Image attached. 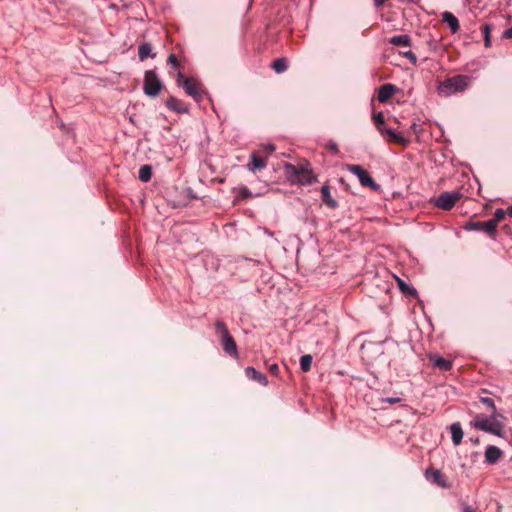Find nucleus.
<instances>
[{
  "label": "nucleus",
  "instance_id": "obj_1",
  "mask_svg": "<svg viewBox=\"0 0 512 512\" xmlns=\"http://www.w3.org/2000/svg\"><path fill=\"white\" fill-rule=\"evenodd\" d=\"M283 170L287 181L293 185L307 186L318 181L308 161L304 160L298 165L284 163Z\"/></svg>",
  "mask_w": 512,
  "mask_h": 512
},
{
  "label": "nucleus",
  "instance_id": "obj_2",
  "mask_svg": "<svg viewBox=\"0 0 512 512\" xmlns=\"http://www.w3.org/2000/svg\"><path fill=\"white\" fill-rule=\"evenodd\" d=\"M472 78L467 75H456L447 78L438 85L439 95L448 97L457 92H463L471 83Z\"/></svg>",
  "mask_w": 512,
  "mask_h": 512
},
{
  "label": "nucleus",
  "instance_id": "obj_3",
  "mask_svg": "<svg viewBox=\"0 0 512 512\" xmlns=\"http://www.w3.org/2000/svg\"><path fill=\"white\" fill-rule=\"evenodd\" d=\"M214 327L216 334L220 337L224 352L233 358H238L239 354L236 342L230 334L225 322L222 320H217L214 324Z\"/></svg>",
  "mask_w": 512,
  "mask_h": 512
},
{
  "label": "nucleus",
  "instance_id": "obj_4",
  "mask_svg": "<svg viewBox=\"0 0 512 512\" xmlns=\"http://www.w3.org/2000/svg\"><path fill=\"white\" fill-rule=\"evenodd\" d=\"M176 83L195 101L199 102L202 100V93L200 91L199 84L195 79L185 77L182 72H178Z\"/></svg>",
  "mask_w": 512,
  "mask_h": 512
},
{
  "label": "nucleus",
  "instance_id": "obj_5",
  "mask_svg": "<svg viewBox=\"0 0 512 512\" xmlns=\"http://www.w3.org/2000/svg\"><path fill=\"white\" fill-rule=\"evenodd\" d=\"M163 88V83L159 79L155 70H147L144 76L143 90L149 97H156Z\"/></svg>",
  "mask_w": 512,
  "mask_h": 512
},
{
  "label": "nucleus",
  "instance_id": "obj_6",
  "mask_svg": "<svg viewBox=\"0 0 512 512\" xmlns=\"http://www.w3.org/2000/svg\"><path fill=\"white\" fill-rule=\"evenodd\" d=\"M474 427L479 430L489 432L495 435L500 434L499 424L495 421V414L486 416L484 414H477L473 421Z\"/></svg>",
  "mask_w": 512,
  "mask_h": 512
},
{
  "label": "nucleus",
  "instance_id": "obj_7",
  "mask_svg": "<svg viewBox=\"0 0 512 512\" xmlns=\"http://www.w3.org/2000/svg\"><path fill=\"white\" fill-rule=\"evenodd\" d=\"M346 169L358 177L359 182L362 186L370 187L374 190H377L379 188V185L373 180L369 173L360 165L347 164Z\"/></svg>",
  "mask_w": 512,
  "mask_h": 512
},
{
  "label": "nucleus",
  "instance_id": "obj_8",
  "mask_svg": "<svg viewBox=\"0 0 512 512\" xmlns=\"http://www.w3.org/2000/svg\"><path fill=\"white\" fill-rule=\"evenodd\" d=\"M461 193L452 191V192H443L437 198L433 200L434 205L437 208L443 210H450L456 204V202L461 198Z\"/></svg>",
  "mask_w": 512,
  "mask_h": 512
},
{
  "label": "nucleus",
  "instance_id": "obj_9",
  "mask_svg": "<svg viewBox=\"0 0 512 512\" xmlns=\"http://www.w3.org/2000/svg\"><path fill=\"white\" fill-rule=\"evenodd\" d=\"M465 229L470 231H483L492 237H494L496 234L494 221L490 220L469 222L466 224Z\"/></svg>",
  "mask_w": 512,
  "mask_h": 512
},
{
  "label": "nucleus",
  "instance_id": "obj_10",
  "mask_svg": "<svg viewBox=\"0 0 512 512\" xmlns=\"http://www.w3.org/2000/svg\"><path fill=\"white\" fill-rule=\"evenodd\" d=\"M165 105L169 110L177 112V113H188L189 112L188 106L182 100H180L174 96H170L165 101Z\"/></svg>",
  "mask_w": 512,
  "mask_h": 512
},
{
  "label": "nucleus",
  "instance_id": "obj_11",
  "mask_svg": "<svg viewBox=\"0 0 512 512\" xmlns=\"http://www.w3.org/2000/svg\"><path fill=\"white\" fill-rule=\"evenodd\" d=\"M396 91L397 87L394 84H384L378 90L377 99L380 103H385L395 94Z\"/></svg>",
  "mask_w": 512,
  "mask_h": 512
},
{
  "label": "nucleus",
  "instance_id": "obj_12",
  "mask_svg": "<svg viewBox=\"0 0 512 512\" xmlns=\"http://www.w3.org/2000/svg\"><path fill=\"white\" fill-rule=\"evenodd\" d=\"M245 376L252 381H256L262 386L268 385V379L265 374L261 373L260 371L256 370L254 367H247L245 369Z\"/></svg>",
  "mask_w": 512,
  "mask_h": 512
},
{
  "label": "nucleus",
  "instance_id": "obj_13",
  "mask_svg": "<svg viewBox=\"0 0 512 512\" xmlns=\"http://www.w3.org/2000/svg\"><path fill=\"white\" fill-rule=\"evenodd\" d=\"M267 165V159L259 157L256 152H252L250 155V162L247 164L248 170L251 172H256L257 170H262Z\"/></svg>",
  "mask_w": 512,
  "mask_h": 512
},
{
  "label": "nucleus",
  "instance_id": "obj_14",
  "mask_svg": "<svg viewBox=\"0 0 512 512\" xmlns=\"http://www.w3.org/2000/svg\"><path fill=\"white\" fill-rule=\"evenodd\" d=\"M429 360L434 367H437L442 371H448L452 368V362L450 360H446L437 354L429 355Z\"/></svg>",
  "mask_w": 512,
  "mask_h": 512
},
{
  "label": "nucleus",
  "instance_id": "obj_15",
  "mask_svg": "<svg viewBox=\"0 0 512 512\" xmlns=\"http://www.w3.org/2000/svg\"><path fill=\"white\" fill-rule=\"evenodd\" d=\"M426 478L440 487H447L446 478L440 470H426Z\"/></svg>",
  "mask_w": 512,
  "mask_h": 512
},
{
  "label": "nucleus",
  "instance_id": "obj_16",
  "mask_svg": "<svg viewBox=\"0 0 512 512\" xmlns=\"http://www.w3.org/2000/svg\"><path fill=\"white\" fill-rule=\"evenodd\" d=\"M502 456V451L493 445H489L485 451V461L490 464H495Z\"/></svg>",
  "mask_w": 512,
  "mask_h": 512
},
{
  "label": "nucleus",
  "instance_id": "obj_17",
  "mask_svg": "<svg viewBox=\"0 0 512 512\" xmlns=\"http://www.w3.org/2000/svg\"><path fill=\"white\" fill-rule=\"evenodd\" d=\"M442 19L445 23L448 24L449 28H450V31L451 33L455 34L458 32L459 30V21L457 19V17L451 13V12H444L442 14Z\"/></svg>",
  "mask_w": 512,
  "mask_h": 512
},
{
  "label": "nucleus",
  "instance_id": "obj_18",
  "mask_svg": "<svg viewBox=\"0 0 512 512\" xmlns=\"http://www.w3.org/2000/svg\"><path fill=\"white\" fill-rule=\"evenodd\" d=\"M321 198L322 201L329 207V208H336L338 206V202L332 198L330 187L329 185H323L321 187Z\"/></svg>",
  "mask_w": 512,
  "mask_h": 512
},
{
  "label": "nucleus",
  "instance_id": "obj_19",
  "mask_svg": "<svg viewBox=\"0 0 512 512\" xmlns=\"http://www.w3.org/2000/svg\"><path fill=\"white\" fill-rule=\"evenodd\" d=\"M452 442L455 446H458L463 439V430L460 423H453L450 426Z\"/></svg>",
  "mask_w": 512,
  "mask_h": 512
},
{
  "label": "nucleus",
  "instance_id": "obj_20",
  "mask_svg": "<svg viewBox=\"0 0 512 512\" xmlns=\"http://www.w3.org/2000/svg\"><path fill=\"white\" fill-rule=\"evenodd\" d=\"M389 43L395 46H411V38L407 34L395 35L389 39Z\"/></svg>",
  "mask_w": 512,
  "mask_h": 512
},
{
  "label": "nucleus",
  "instance_id": "obj_21",
  "mask_svg": "<svg viewBox=\"0 0 512 512\" xmlns=\"http://www.w3.org/2000/svg\"><path fill=\"white\" fill-rule=\"evenodd\" d=\"M385 135L389 137L388 141L390 142H396L399 144H407L409 141L408 139L400 132H396L393 129L388 128Z\"/></svg>",
  "mask_w": 512,
  "mask_h": 512
},
{
  "label": "nucleus",
  "instance_id": "obj_22",
  "mask_svg": "<svg viewBox=\"0 0 512 512\" xmlns=\"http://www.w3.org/2000/svg\"><path fill=\"white\" fill-rule=\"evenodd\" d=\"M138 56L141 61L145 60L148 57H155V54L152 53V46L150 43H143L138 48Z\"/></svg>",
  "mask_w": 512,
  "mask_h": 512
},
{
  "label": "nucleus",
  "instance_id": "obj_23",
  "mask_svg": "<svg viewBox=\"0 0 512 512\" xmlns=\"http://www.w3.org/2000/svg\"><path fill=\"white\" fill-rule=\"evenodd\" d=\"M139 179L142 182H148L152 177V168L150 165H142L139 169Z\"/></svg>",
  "mask_w": 512,
  "mask_h": 512
},
{
  "label": "nucleus",
  "instance_id": "obj_24",
  "mask_svg": "<svg viewBox=\"0 0 512 512\" xmlns=\"http://www.w3.org/2000/svg\"><path fill=\"white\" fill-rule=\"evenodd\" d=\"M272 68L276 73H283L287 70L288 64L285 58H278L272 63Z\"/></svg>",
  "mask_w": 512,
  "mask_h": 512
},
{
  "label": "nucleus",
  "instance_id": "obj_25",
  "mask_svg": "<svg viewBox=\"0 0 512 512\" xmlns=\"http://www.w3.org/2000/svg\"><path fill=\"white\" fill-rule=\"evenodd\" d=\"M491 29H492V25L488 24V23L483 24L481 26V31L484 36V45L487 48L491 46V39H490Z\"/></svg>",
  "mask_w": 512,
  "mask_h": 512
},
{
  "label": "nucleus",
  "instance_id": "obj_26",
  "mask_svg": "<svg viewBox=\"0 0 512 512\" xmlns=\"http://www.w3.org/2000/svg\"><path fill=\"white\" fill-rule=\"evenodd\" d=\"M312 356L305 354L300 358V367L304 372H308L311 369Z\"/></svg>",
  "mask_w": 512,
  "mask_h": 512
},
{
  "label": "nucleus",
  "instance_id": "obj_27",
  "mask_svg": "<svg viewBox=\"0 0 512 512\" xmlns=\"http://www.w3.org/2000/svg\"><path fill=\"white\" fill-rule=\"evenodd\" d=\"M507 214V210H503L502 208H498L495 210L494 218L490 219V221H494V228H497L498 223L505 217Z\"/></svg>",
  "mask_w": 512,
  "mask_h": 512
},
{
  "label": "nucleus",
  "instance_id": "obj_28",
  "mask_svg": "<svg viewBox=\"0 0 512 512\" xmlns=\"http://www.w3.org/2000/svg\"><path fill=\"white\" fill-rule=\"evenodd\" d=\"M480 401L491 410L493 414H496V406L494 400L490 397H481Z\"/></svg>",
  "mask_w": 512,
  "mask_h": 512
},
{
  "label": "nucleus",
  "instance_id": "obj_29",
  "mask_svg": "<svg viewBox=\"0 0 512 512\" xmlns=\"http://www.w3.org/2000/svg\"><path fill=\"white\" fill-rule=\"evenodd\" d=\"M167 64L172 68V69H178L180 67V63L177 59V57L174 55V54H170L167 58Z\"/></svg>",
  "mask_w": 512,
  "mask_h": 512
},
{
  "label": "nucleus",
  "instance_id": "obj_30",
  "mask_svg": "<svg viewBox=\"0 0 512 512\" xmlns=\"http://www.w3.org/2000/svg\"><path fill=\"white\" fill-rule=\"evenodd\" d=\"M373 120H374L375 127H380V125H383L385 122L383 113L379 112V113L375 114L373 116Z\"/></svg>",
  "mask_w": 512,
  "mask_h": 512
},
{
  "label": "nucleus",
  "instance_id": "obj_31",
  "mask_svg": "<svg viewBox=\"0 0 512 512\" xmlns=\"http://www.w3.org/2000/svg\"><path fill=\"white\" fill-rule=\"evenodd\" d=\"M403 56L407 58L413 65H416L417 57L411 50L404 52Z\"/></svg>",
  "mask_w": 512,
  "mask_h": 512
},
{
  "label": "nucleus",
  "instance_id": "obj_32",
  "mask_svg": "<svg viewBox=\"0 0 512 512\" xmlns=\"http://www.w3.org/2000/svg\"><path fill=\"white\" fill-rule=\"evenodd\" d=\"M398 284H399V287L400 289L403 291V292H410V293H415L416 291L412 288L410 289L409 286L407 284H405L402 280L398 279Z\"/></svg>",
  "mask_w": 512,
  "mask_h": 512
},
{
  "label": "nucleus",
  "instance_id": "obj_33",
  "mask_svg": "<svg viewBox=\"0 0 512 512\" xmlns=\"http://www.w3.org/2000/svg\"><path fill=\"white\" fill-rule=\"evenodd\" d=\"M383 402L389 403V404H395L401 401V398L399 397H387L382 400Z\"/></svg>",
  "mask_w": 512,
  "mask_h": 512
},
{
  "label": "nucleus",
  "instance_id": "obj_34",
  "mask_svg": "<svg viewBox=\"0 0 512 512\" xmlns=\"http://www.w3.org/2000/svg\"><path fill=\"white\" fill-rule=\"evenodd\" d=\"M263 150L267 153H272L275 151V146L273 144H265L262 146Z\"/></svg>",
  "mask_w": 512,
  "mask_h": 512
},
{
  "label": "nucleus",
  "instance_id": "obj_35",
  "mask_svg": "<svg viewBox=\"0 0 512 512\" xmlns=\"http://www.w3.org/2000/svg\"><path fill=\"white\" fill-rule=\"evenodd\" d=\"M269 371L274 374V375H277L279 373V367L277 364H271L269 365Z\"/></svg>",
  "mask_w": 512,
  "mask_h": 512
},
{
  "label": "nucleus",
  "instance_id": "obj_36",
  "mask_svg": "<svg viewBox=\"0 0 512 512\" xmlns=\"http://www.w3.org/2000/svg\"><path fill=\"white\" fill-rule=\"evenodd\" d=\"M462 511L463 512H477L472 506L467 505V504H464L462 506Z\"/></svg>",
  "mask_w": 512,
  "mask_h": 512
},
{
  "label": "nucleus",
  "instance_id": "obj_37",
  "mask_svg": "<svg viewBox=\"0 0 512 512\" xmlns=\"http://www.w3.org/2000/svg\"><path fill=\"white\" fill-rule=\"evenodd\" d=\"M376 129L383 136H385V133L388 130V128H386L385 126V123L383 125H380V127H376Z\"/></svg>",
  "mask_w": 512,
  "mask_h": 512
},
{
  "label": "nucleus",
  "instance_id": "obj_38",
  "mask_svg": "<svg viewBox=\"0 0 512 512\" xmlns=\"http://www.w3.org/2000/svg\"><path fill=\"white\" fill-rule=\"evenodd\" d=\"M503 37L512 39V27L503 32Z\"/></svg>",
  "mask_w": 512,
  "mask_h": 512
},
{
  "label": "nucleus",
  "instance_id": "obj_39",
  "mask_svg": "<svg viewBox=\"0 0 512 512\" xmlns=\"http://www.w3.org/2000/svg\"><path fill=\"white\" fill-rule=\"evenodd\" d=\"M328 147H329V149H330L331 151H333L334 153H337V152H338V146H337V144H336V143L331 142V143H329Z\"/></svg>",
  "mask_w": 512,
  "mask_h": 512
},
{
  "label": "nucleus",
  "instance_id": "obj_40",
  "mask_svg": "<svg viewBox=\"0 0 512 512\" xmlns=\"http://www.w3.org/2000/svg\"><path fill=\"white\" fill-rule=\"evenodd\" d=\"M410 128H411V130H413L415 133H418V132H420V131H421L420 126H419L418 124H416V123H413V124L411 125V127H410Z\"/></svg>",
  "mask_w": 512,
  "mask_h": 512
},
{
  "label": "nucleus",
  "instance_id": "obj_41",
  "mask_svg": "<svg viewBox=\"0 0 512 512\" xmlns=\"http://www.w3.org/2000/svg\"><path fill=\"white\" fill-rule=\"evenodd\" d=\"M507 215L512 217V205L507 208Z\"/></svg>",
  "mask_w": 512,
  "mask_h": 512
}]
</instances>
